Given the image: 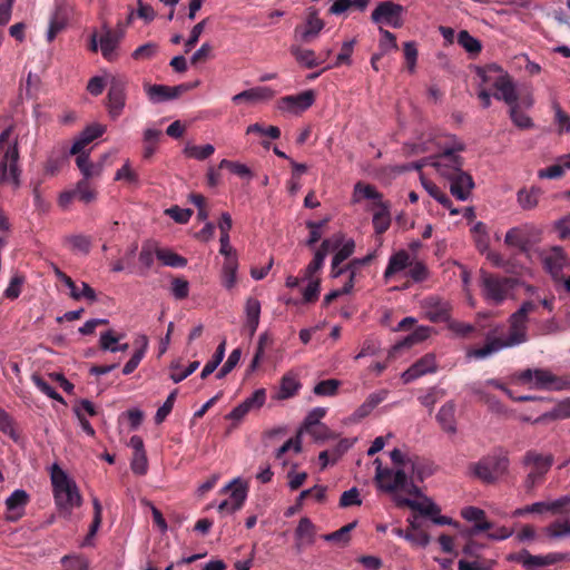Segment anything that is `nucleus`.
<instances>
[{"instance_id": "44", "label": "nucleus", "mask_w": 570, "mask_h": 570, "mask_svg": "<svg viewBox=\"0 0 570 570\" xmlns=\"http://www.w3.org/2000/svg\"><path fill=\"white\" fill-rule=\"evenodd\" d=\"M65 243L68 244L72 250H78L83 254L90 252L91 239L89 236L82 234L70 235L65 238Z\"/></svg>"}, {"instance_id": "49", "label": "nucleus", "mask_w": 570, "mask_h": 570, "mask_svg": "<svg viewBox=\"0 0 570 570\" xmlns=\"http://www.w3.org/2000/svg\"><path fill=\"white\" fill-rule=\"evenodd\" d=\"M303 281H308L307 286L303 291V302L304 303H314L318 299L321 292V281L320 278H303Z\"/></svg>"}, {"instance_id": "24", "label": "nucleus", "mask_w": 570, "mask_h": 570, "mask_svg": "<svg viewBox=\"0 0 570 570\" xmlns=\"http://www.w3.org/2000/svg\"><path fill=\"white\" fill-rule=\"evenodd\" d=\"M324 28V21L318 17L316 10H311L306 17L303 27H296L295 33L299 36L301 41L305 43L312 42Z\"/></svg>"}, {"instance_id": "25", "label": "nucleus", "mask_w": 570, "mask_h": 570, "mask_svg": "<svg viewBox=\"0 0 570 570\" xmlns=\"http://www.w3.org/2000/svg\"><path fill=\"white\" fill-rule=\"evenodd\" d=\"M55 275L58 279H60L66 286L70 288V296L79 301L81 298H86L90 302H95L97 296L95 289L87 283H81V292L78 289L76 283L72 281L71 277H69L66 273L60 271L57 266L55 267Z\"/></svg>"}, {"instance_id": "55", "label": "nucleus", "mask_w": 570, "mask_h": 570, "mask_svg": "<svg viewBox=\"0 0 570 570\" xmlns=\"http://www.w3.org/2000/svg\"><path fill=\"white\" fill-rule=\"evenodd\" d=\"M517 560L521 562L527 570H533L534 568L544 567L542 556H533L527 550L520 552Z\"/></svg>"}, {"instance_id": "39", "label": "nucleus", "mask_w": 570, "mask_h": 570, "mask_svg": "<svg viewBox=\"0 0 570 570\" xmlns=\"http://www.w3.org/2000/svg\"><path fill=\"white\" fill-rule=\"evenodd\" d=\"M156 257L165 266L181 268L187 265V259L185 257H183L169 249L156 248Z\"/></svg>"}, {"instance_id": "38", "label": "nucleus", "mask_w": 570, "mask_h": 570, "mask_svg": "<svg viewBox=\"0 0 570 570\" xmlns=\"http://www.w3.org/2000/svg\"><path fill=\"white\" fill-rule=\"evenodd\" d=\"M432 328L429 326H417L410 335H407L403 341L399 342L394 348L401 350L405 347H411L417 343L425 341L431 335Z\"/></svg>"}, {"instance_id": "54", "label": "nucleus", "mask_w": 570, "mask_h": 570, "mask_svg": "<svg viewBox=\"0 0 570 570\" xmlns=\"http://www.w3.org/2000/svg\"><path fill=\"white\" fill-rule=\"evenodd\" d=\"M31 380L43 394H46L52 400L63 402L62 396L59 393H57V391L39 374H32Z\"/></svg>"}, {"instance_id": "59", "label": "nucleus", "mask_w": 570, "mask_h": 570, "mask_svg": "<svg viewBox=\"0 0 570 570\" xmlns=\"http://www.w3.org/2000/svg\"><path fill=\"white\" fill-rule=\"evenodd\" d=\"M177 396V390H174L170 392V394L167 396L165 403L157 410L155 415V422L157 424L164 422L166 417L169 415L174 407V403Z\"/></svg>"}, {"instance_id": "48", "label": "nucleus", "mask_w": 570, "mask_h": 570, "mask_svg": "<svg viewBox=\"0 0 570 570\" xmlns=\"http://www.w3.org/2000/svg\"><path fill=\"white\" fill-rule=\"evenodd\" d=\"M215 151V147L210 144L203 146H187L184 149V154L187 157L195 158L197 160H205L210 157Z\"/></svg>"}, {"instance_id": "47", "label": "nucleus", "mask_w": 570, "mask_h": 570, "mask_svg": "<svg viewBox=\"0 0 570 570\" xmlns=\"http://www.w3.org/2000/svg\"><path fill=\"white\" fill-rule=\"evenodd\" d=\"M219 168H226L230 173H233L234 175H236V176H238L240 178L250 179L253 177L252 170L246 165L240 164L238 161H232V160H228V159H223L219 163Z\"/></svg>"}, {"instance_id": "31", "label": "nucleus", "mask_w": 570, "mask_h": 570, "mask_svg": "<svg viewBox=\"0 0 570 570\" xmlns=\"http://www.w3.org/2000/svg\"><path fill=\"white\" fill-rule=\"evenodd\" d=\"M454 413H455L454 403L446 402L445 404H443L440 407V410L436 414L438 422L440 423L441 428L448 433L456 432Z\"/></svg>"}, {"instance_id": "35", "label": "nucleus", "mask_w": 570, "mask_h": 570, "mask_svg": "<svg viewBox=\"0 0 570 570\" xmlns=\"http://www.w3.org/2000/svg\"><path fill=\"white\" fill-rule=\"evenodd\" d=\"M410 263V255L406 250L402 249L393 254L390 259L387 267L384 272V277L390 278L392 275L405 269Z\"/></svg>"}, {"instance_id": "21", "label": "nucleus", "mask_w": 570, "mask_h": 570, "mask_svg": "<svg viewBox=\"0 0 570 570\" xmlns=\"http://www.w3.org/2000/svg\"><path fill=\"white\" fill-rule=\"evenodd\" d=\"M436 371V361L434 354H425L421 358H419L414 364H412L403 374L402 380L404 383H410L420 376H423L429 373H434Z\"/></svg>"}, {"instance_id": "13", "label": "nucleus", "mask_w": 570, "mask_h": 570, "mask_svg": "<svg viewBox=\"0 0 570 570\" xmlns=\"http://www.w3.org/2000/svg\"><path fill=\"white\" fill-rule=\"evenodd\" d=\"M404 8L392 1H383L377 4L371 14V19L375 23H386L393 28L403 26L402 13Z\"/></svg>"}, {"instance_id": "2", "label": "nucleus", "mask_w": 570, "mask_h": 570, "mask_svg": "<svg viewBox=\"0 0 570 570\" xmlns=\"http://www.w3.org/2000/svg\"><path fill=\"white\" fill-rule=\"evenodd\" d=\"M50 479L57 507L70 514L82 501L76 482L57 463L50 468Z\"/></svg>"}, {"instance_id": "53", "label": "nucleus", "mask_w": 570, "mask_h": 570, "mask_svg": "<svg viewBox=\"0 0 570 570\" xmlns=\"http://www.w3.org/2000/svg\"><path fill=\"white\" fill-rule=\"evenodd\" d=\"M92 505H94V520L91 522L89 532L86 537V540H85L86 543H88L90 538H92L96 534V532L98 531V529L101 524V520H102V505L98 498L92 499Z\"/></svg>"}, {"instance_id": "20", "label": "nucleus", "mask_w": 570, "mask_h": 570, "mask_svg": "<svg viewBox=\"0 0 570 570\" xmlns=\"http://www.w3.org/2000/svg\"><path fill=\"white\" fill-rule=\"evenodd\" d=\"M450 183V191L451 194L459 200H466L471 191L474 187L473 178L470 174L460 170L458 174H454L453 177L446 178Z\"/></svg>"}, {"instance_id": "22", "label": "nucleus", "mask_w": 570, "mask_h": 570, "mask_svg": "<svg viewBox=\"0 0 570 570\" xmlns=\"http://www.w3.org/2000/svg\"><path fill=\"white\" fill-rule=\"evenodd\" d=\"M247 498V487L240 482H234L230 487V494L219 505L218 511L222 513H233L245 503Z\"/></svg>"}, {"instance_id": "57", "label": "nucleus", "mask_w": 570, "mask_h": 570, "mask_svg": "<svg viewBox=\"0 0 570 570\" xmlns=\"http://www.w3.org/2000/svg\"><path fill=\"white\" fill-rule=\"evenodd\" d=\"M61 564L63 570H88L89 563L88 561L78 556H65L61 559Z\"/></svg>"}, {"instance_id": "16", "label": "nucleus", "mask_w": 570, "mask_h": 570, "mask_svg": "<svg viewBox=\"0 0 570 570\" xmlns=\"http://www.w3.org/2000/svg\"><path fill=\"white\" fill-rule=\"evenodd\" d=\"M543 263L546 269L550 273L556 283L563 279V268L570 267V258H568L563 248L559 246H554L549 250Z\"/></svg>"}, {"instance_id": "63", "label": "nucleus", "mask_w": 570, "mask_h": 570, "mask_svg": "<svg viewBox=\"0 0 570 570\" xmlns=\"http://www.w3.org/2000/svg\"><path fill=\"white\" fill-rule=\"evenodd\" d=\"M546 532L550 538H561L570 534V524L568 521H554L546 528Z\"/></svg>"}, {"instance_id": "50", "label": "nucleus", "mask_w": 570, "mask_h": 570, "mask_svg": "<svg viewBox=\"0 0 570 570\" xmlns=\"http://www.w3.org/2000/svg\"><path fill=\"white\" fill-rule=\"evenodd\" d=\"M356 527V522H351V523H347L345 524L344 527H342L341 529L334 531V532H331V533H327V534H324L323 535V539L325 541H331V542H343V543H347L350 541V532Z\"/></svg>"}, {"instance_id": "43", "label": "nucleus", "mask_w": 570, "mask_h": 570, "mask_svg": "<svg viewBox=\"0 0 570 570\" xmlns=\"http://www.w3.org/2000/svg\"><path fill=\"white\" fill-rule=\"evenodd\" d=\"M458 43L471 55H478L482 50L481 42L472 37L469 31L461 30L458 35Z\"/></svg>"}, {"instance_id": "7", "label": "nucleus", "mask_w": 570, "mask_h": 570, "mask_svg": "<svg viewBox=\"0 0 570 570\" xmlns=\"http://www.w3.org/2000/svg\"><path fill=\"white\" fill-rule=\"evenodd\" d=\"M481 281L483 296L489 303L493 305H499L505 301L517 284L515 279L511 277H504L489 273H482Z\"/></svg>"}, {"instance_id": "62", "label": "nucleus", "mask_w": 570, "mask_h": 570, "mask_svg": "<svg viewBox=\"0 0 570 570\" xmlns=\"http://www.w3.org/2000/svg\"><path fill=\"white\" fill-rule=\"evenodd\" d=\"M338 250L333 257V265H341L345 259H347L355 249V243L353 239L346 240L344 244L337 248Z\"/></svg>"}, {"instance_id": "33", "label": "nucleus", "mask_w": 570, "mask_h": 570, "mask_svg": "<svg viewBox=\"0 0 570 570\" xmlns=\"http://www.w3.org/2000/svg\"><path fill=\"white\" fill-rule=\"evenodd\" d=\"M76 165L82 174V179L89 180L90 178L100 176L102 171V161L94 164L89 160V154H80L76 157Z\"/></svg>"}, {"instance_id": "23", "label": "nucleus", "mask_w": 570, "mask_h": 570, "mask_svg": "<svg viewBox=\"0 0 570 570\" xmlns=\"http://www.w3.org/2000/svg\"><path fill=\"white\" fill-rule=\"evenodd\" d=\"M69 21V8L65 3H57L50 17L47 41L52 42L58 33L65 30Z\"/></svg>"}, {"instance_id": "52", "label": "nucleus", "mask_w": 570, "mask_h": 570, "mask_svg": "<svg viewBox=\"0 0 570 570\" xmlns=\"http://www.w3.org/2000/svg\"><path fill=\"white\" fill-rule=\"evenodd\" d=\"M92 505H94V520L91 522L89 532L86 537V540H85L86 543H88L90 538H92L96 534V532L98 531V529L101 524V520H102V505L98 498L92 499Z\"/></svg>"}, {"instance_id": "9", "label": "nucleus", "mask_w": 570, "mask_h": 570, "mask_svg": "<svg viewBox=\"0 0 570 570\" xmlns=\"http://www.w3.org/2000/svg\"><path fill=\"white\" fill-rule=\"evenodd\" d=\"M539 238L540 230L535 226L523 224L507 232L504 244L508 247L515 248L521 254H528Z\"/></svg>"}, {"instance_id": "58", "label": "nucleus", "mask_w": 570, "mask_h": 570, "mask_svg": "<svg viewBox=\"0 0 570 570\" xmlns=\"http://www.w3.org/2000/svg\"><path fill=\"white\" fill-rule=\"evenodd\" d=\"M171 294L176 299H185L189 295V283L183 277H175L171 281Z\"/></svg>"}, {"instance_id": "61", "label": "nucleus", "mask_w": 570, "mask_h": 570, "mask_svg": "<svg viewBox=\"0 0 570 570\" xmlns=\"http://www.w3.org/2000/svg\"><path fill=\"white\" fill-rule=\"evenodd\" d=\"M344 237L341 234H337L333 236L332 238H326L322 242L321 246L316 250L317 254H321L322 257H326V255L336 250L343 243Z\"/></svg>"}, {"instance_id": "28", "label": "nucleus", "mask_w": 570, "mask_h": 570, "mask_svg": "<svg viewBox=\"0 0 570 570\" xmlns=\"http://www.w3.org/2000/svg\"><path fill=\"white\" fill-rule=\"evenodd\" d=\"M289 51L299 65L308 69L315 68L325 62V59H322L321 56H316L315 51L311 49L293 45Z\"/></svg>"}, {"instance_id": "60", "label": "nucleus", "mask_w": 570, "mask_h": 570, "mask_svg": "<svg viewBox=\"0 0 570 570\" xmlns=\"http://www.w3.org/2000/svg\"><path fill=\"white\" fill-rule=\"evenodd\" d=\"M131 471L137 475H144L148 470V461L146 452L132 453L130 462Z\"/></svg>"}, {"instance_id": "11", "label": "nucleus", "mask_w": 570, "mask_h": 570, "mask_svg": "<svg viewBox=\"0 0 570 570\" xmlns=\"http://www.w3.org/2000/svg\"><path fill=\"white\" fill-rule=\"evenodd\" d=\"M376 464L375 481L377 487L385 492H394L399 489H405L407 476L403 470L393 471L383 468L380 459L374 461Z\"/></svg>"}, {"instance_id": "36", "label": "nucleus", "mask_w": 570, "mask_h": 570, "mask_svg": "<svg viewBox=\"0 0 570 570\" xmlns=\"http://www.w3.org/2000/svg\"><path fill=\"white\" fill-rule=\"evenodd\" d=\"M540 195L541 189L538 187L522 188L517 194V200L522 209L530 210L537 207Z\"/></svg>"}, {"instance_id": "19", "label": "nucleus", "mask_w": 570, "mask_h": 570, "mask_svg": "<svg viewBox=\"0 0 570 570\" xmlns=\"http://www.w3.org/2000/svg\"><path fill=\"white\" fill-rule=\"evenodd\" d=\"M29 501L30 495L27 491L22 489L14 490L4 502L7 509L6 520L10 522L20 520L24 514V508L28 505Z\"/></svg>"}, {"instance_id": "5", "label": "nucleus", "mask_w": 570, "mask_h": 570, "mask_svg": "<svg viewBox=\"0 0 570 570\" xmlns=\"http://www.w3.org/2000/svg\"><path fill=\"white\" fill-rule=\"evenodd\" d=\"M522 463L529 469L523 481V488L527 493H532L544 481L546 474L553 464V456L543 455L537 451H528L522 459Z\"/></svg>"}, {"instance_id": "40", "label": "nucleus", "mask_w": 570, "mask_h": 570, "mask_svg": "<svg viewBox=\"0 0 570 570\" xmlns=\"http://www.w3.org/2000/svg\"><path fill=\"white\" fill-rule=\"evenodd\" d=\"M72 190H73L77 199L85 204L92 203L97 197V193H96L95 188L91 186V184L87 179H80Z\"/></svg>"}, {"instance_id": "27", "label": "nucleus", "mask_w": 570, "mask_h": 570, "mask_svg": "<svg viewBox=\"0 0 570 570\" xmlns=\"http://www.w3.org/2000/svg\"><path fill=\"white\" fill-rule=\"evenodd\" d=\"M274 96L275 91L269 87H255L235 95L232 100L235 104H239L242 101L254 102L261 100H269Z\"/></svg>"}, {"instance_id": "18", "label": "nucleus", "mask_w": 570, "mask_h": 570, "mask_svg": "<svg viewBox=\"0 0 570 570\" xmlns=\"http://www.w3.org/2000/svg\"><path fill=\"white\" fill-rule=\"evenodd\" d=\"M423 308L426 318L433 323L450 321L452 306L448 301L438 296H429L424 299Z\"/></svg>"}, {"instance_id": "15", "label": "nucleus", "mask_w": 570, "mask_h": 570, "mask_svg": "<svg viewBox=\"0 0 570 570\" xmlns=\"http://www.w3.org/2000/svg\"><path fill=\"white\" fill-rule=\"evenodd\" d=\"M489 70L499 72L492 81V87L495 89L494 98L503 100L507 105L511 106L518 101L515 86L510 76L503 72L499 67H489Z\"/></svg>"}, {"instance_id": "8", "label": "nucleus", "mask_w": 570, "mask_h": 570, "mask_svg": "<svg viewBox=\"0 0 570 570\" xmlns=\"http://www.w3.org/2000/svg\"><path fill=\"white\" fill-rule=\"evenodd\" d=\"M463 150L464 145L461 142H455L452 147L445 148L442 153L434 156L432 158L431 165L445 179L453 177L454 174H458L460 170H462L464 165L463 158L459 155V153Z\"/></svg>"}, {"instance_id": "34", "label": "nucleus", "mask_w": 570, "mask_h": 570, "mask_svg": "<svg viewBox=\"0 0 570 570\" xmlns=\"http://www.w3.org/2000/svg\"><path fill=\"white\" fill-rule=\"evenodd\" d=\"M121 335H117L114 331L109 330L100 335L99 345L104 351H110L112 353L116 352H126L129 348V344H118Z\"/></svg>"}, {"instance_id": "56", "label": "nucleus", "mask_w": 570, "mask_h": 570, "mask_svg": "<svg viewBox=\"0 0 570 570\" xmlns=\"http://www.w3.org/2000/svg\"><path fill=\"white\" fill-rule=\"evenodd\" d=\"M0 431L9 435L12 440H18V434L14 430V421L11 415L0 407Z\"/></svg>"}, {"instance_id": "37", "label": "nucleus", "mask_w": 570, "mask_h": 570, "mask_svg": "<svg viewBox=\"0 0 570 570\" xmlns=\"http://www.w3.org/2000/svg\"><path fill=\"white\" fill-rule=\"evenodd\" d=\"M238 268V262L236 257H227L224 261L222 268V284L230 289L235 286L237 278L236 273Z\"/></svg>"}, {"instance_id": "32", "label": "nucleus", "mask_w": 570, "mask_h": 570, "mask_svg": "<svg viewBox=\"0 0 570 570\" xmlns=\"http://www.w3.org/2000/svg\"><path fill=\"white\" fill-rule=\"evenodd\" d=\"M421 181L428 194L436 202H439L444 208L449 209L451 215L459 214L458 209L452 208V200L445 193L441 190L439 186H436L433 181L425 179L423 176H421Z\"/></svg>"}, {"instance_id": "17", "label": "nucleus", "mask_w": 570, "mask_h": 570, "mask_svg": "<svg viewBox=\"0 0 570 570\" xmlns=\"http://www.w3.org/2000/svg\"><path fill=\"white\" fill-rule=\"evenodd\" d=\"M18 159H19V150L18 145L14 142L13 145L9 146L8 149L4 153L3 158L0 161V181H12L14 184H18V176H19V169H18Z\"/></svg>"}, {"instance_id": "14", "label": "nucleus", "mask_w": 570, "mask_h": 570, "mask_svg": "<svg viewBox=\"0 0 570 570\" xmlns=\"http://www.w3.org/2000/svg\"><path fill=\"white\" fill-rule=\"evenodd\" d=\"M315 102V92L311 89L297 95H288L277 100V108L284 112L302 114Z\"/></svg>"}, {"instance_id": "6", "label": "nucleus", "mask_w": 570, "mask_h": 570, "mask_svg": "<svg viewBox=\"0 0 570 570\" xmlns=\"http://www.w3.org/2000/svg\"><path fill=\"white\" fill-rule=\"evenodd\" d=\"M360 196L374 200L375 205L380 208L373 215V227L376 234L385 233L390 227L391 218L387 206L382 202V194L372 185L357 183L354 187L355 202L360 200Z\"/></svg>"}, {"instance_id": "51", "label": "nucleus", "mask_w": 570, "mask_h": 570, "mask_svg": "<svg viewBox=\"0 0 570 570\" xmlns=\"http://www.w3.org/2000/svg\"><path fill=\"white\" fill-rule=\"evenodd\" d=\"M24 281L26 278L23 275L14 274L11 277L8 287L4 289L3 296L11 301L17 299L21 293V287L24 284Z\"/></svg>"}, {"instance_id": "46", "label": "nucleus", "mask_w": 570, "mask_h": 570, "mask_svg": "<svg viewBox=\"0 0 570 570\" xmlns=\"http://www.w3.org/2000/svg\"><path fill=\"white\" fill-rule=\"evenodd\" d=\"M340 386L341 382L338 380H323L314 386L313 392L318 396H334L336 395Z\"/></svg>"}, {"instance_id": "26", "label": "nucleus", "mask_w": 570, "mask_h": 570, "mask_svg": "<svg viewBox=\"0 0 570 570\" xmlns=\"http://www.w3.org/2000/svg\"><path fill=\"white\" fill-rule=\"evenodd\" d=\"M118 36L114 33V30L110 29L107 26L102 27V35L99 39V47L101 50L102 57L108 60L112 61L116 58V49L119 45Z\"/></svg>"}, {"instance_id": "42", "label": "nucleus", "mask_w": 570, "mask_h": 570, "mask_svg": "<svg viewBox=\"0 0 570 570\" xmlns=\"http://www.w3.org/2000/svg\"><path fill=\"white\" fill-rule=\"evenodd\" d=\"M299 383L292 374H285L281 381L278 399L285 400L294 396L299 387Z\"/></svg>"}, {"instance_id": "4", "label": "nucleus", "mask_w": 570, "mask_h": 570, "mask_svg": "<svg viewBox=\"0 0 570 570\" xmlns=\"http://www.w3.org/2000/svg\"><path fill=\"white\" fill-rule=\"evenodd\" d=\"M509 468V459L503 453H492L471 463V473L484 483L491 484L501 478Z\"/></svg>"}, {"instance_id": "41", "label": "nucleus", "mask_w": 570, "mask_h": 570, "mask_svg": "<svg viewBox=\"0 0 570 570\" xmlns=\"http://www.w3.org/2000/svg\"><path fill=\"white\" fill-rule=\"evenodd\" d=\"M148 345V340L146 336H141V346L135 351L130 360L125 364L122 368L124 375L131 374L139 365L141 360L145 356L146 350Z\"/></svg>"}, {"instance_id": "12", "label": "nucleus", "mask_w": 570, "mask_h": 570, "mask_svg": "<svg viewBox=\"0 0 570 570\" xmlns=\"http://www.w3.org/2000/svg\"><path fill=\"white\" fill-rule=\"evenodd\" d=\"M194 88V85L190 83H180L174 87H169L166 85H150L145 83L144 89L148 97V99L153 104H159L173 99H177L186 91Z\"/></svg>"}, {"instance_id": "30", "label": "nucleus", "mask_w": 570, "mask_h": 570, "mask_svg": "<svg viewBox=\"0 0 570 570\" xmlns=\"http://www.w3.org/2000/svg\"><path fill=\"white\" fill-rule=\"evenodd\" d=\"M316 529L309 518L304 517L299 520L298 525L295 530L296 546L299 548L302 544L314 543Z\"/></svg>"}, {"instance_id": "45", "label": "nucleus", "mask_w": 570, "mask_h": 570, "mask_svg": "<svg viewBox=\"0 0 570 570\" xmlns=\"http://www.w3.org/2000/svg\"><path fill=\"white\" fill-rule=\"evenodd\" d=\"M510 118L520 129H529L533 127L532 119L520 110L518 102L510 106Z\"/></svg>"}, {"instance_id": "64", "label": "nucleus", "mask_w": 570, "mask_h": 570, "mask_svg": "<svg viewBox=\"0 0 570 570\" xmlns=\"http://www.w3.org/2000/svg\"><path fill=\"white\" fill-rule=\"evenodd\" d=\"M546 505L547 512L549 511L554 514L570 512V495H564L554 501L546 502Z\"/></svg>"}, {"instance_id": "29", "label": "nucleus", "mask_w": 570, "mask_h": 570, "mask_svg": "<svg viewBox=\"0 0 570 570\" xmlns=\"http://www.w3.org/2000/svg\"><path fill=\"white\" fill-rule=\"evenodd\" d=\"M246 312V323L245 328L248 331L249 336H254L257 331L259 324V315H261V303L258 299L249 297L246 301L245 306Z\"/></svg>"}, {"instance_id": "1", "label": "nucleus", "mask_w": 570, "mask_h": 570, "mask_svg": "<svg viewBox=\"0 0 570 570\" xmlns=\"http://www.w3.org/2000/svg\"><path fill=\"white\" fill-rule=\"evenodd\" d=\"M528 320L518 313L509 317V333L505 338L492 337L487 334L485 344L482 347L470 348L466 356L475 360H483L502 348L518 346L528 341Z\"/></svg>"}, {"instance_id": "10", "label": "nucleus", "mask_w": 570, "mask_h": 570, "mask_svg": "<svg viewBox=\"0 0 570 570\" xmlns=\"http://www.w3.org/2000/svg\"><path fill=\"white\" fill-rule=\"evenodd\" d=\"M127 79L121 76L112 77L107 95V107L112 119L118 118L126 106L127 100Z\"/></svg>"}, {"instance_id": "3", "label": "nucleus", "mask_w": 570, "mask_h": 570, "mask_svg": "<svg viewBox=\"0 0 570 570\" xmlns=\"http://www.w3.org/2000/svg\"><path fill=\"white\" fill-rule=\"evenodd\" d=\"M521 384L541 391H563L570 389L567 377L554 375L546 368H525L515 375Z\"/></svg>"}]
</instances>
